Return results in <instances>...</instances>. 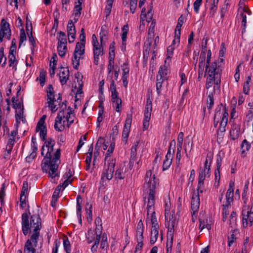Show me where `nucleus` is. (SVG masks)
Instances as JSON below:
<instances>
[{
    "instance_id": "1",
    "label": "nucleus",
    "mask_w": 253,
    "mask_h": 253,
    "mask_svg": "<svg viewBox=\"0 0 253 253\" xmlns=\"http://www.w3.org/2000/svg\"><path fill=\"white\" fill-rule=\"evenodd\" d=\"M37 131L39 132L40 136L42 141H45L42 147L41 154L44 156L42 167L44 172L48 173V177L52 182H56L59 177L58 168L60 163V150L57 149L54 154L52 159V153L55 141L52 138L45 140L46 136V127L45 125L37 126Z\"/></svg>"
},
{
    "instance_id": "2",
    "label": "nucleus",
    "mask_w": 253,
    "mask_h": 253,
    "mask_svg": "<svg viewBox=\"0 0 253 253\" xmlns=\"http://www.w3.org/2000/svg\"><path fill=\"white\" fill-rule=\"evenodd\" d=\"M156 180L155 172L153 170H148L144 178V186L145 188L143 194L145 204L146 205L147 219L151 221L152 229L151 232L150 243L154 244L157 241L159 236V224L155 211V194Z\"/></svg>"
},
{
    "instance_id": "3",
    "label": "nucleus",
    "mask_w": 253,
    "mask_h": 253,
    "mask_svg": "<svg viewBox=\"0 0 253 253\" xmlns=\"http://www.w3.org/2000/svg\"><path fill=\"white\" fill-rule=\"evenodd\" d=\"M22 231L25 236L30 234L24 247V253H37L42 248V239L40 234L42 228L39 215L33 214L29 219L27 212L22 214Z\"/></svg>"
},
{
    "instance_id": "4",
    "label": "nucleus",
    "mask_w": 253,
    "mask_h": 253,
    "mask_svg": "<svg viewBox=\"0 0 253 253\" xmlns=\"http://www.w3.org/2000/svg\"><path fill=\"white\" fill-rule=\"evenodd\" d=\"M75 119L74 110L70 107L67 108L66 101H65L62 102L59 112L55 120L54 129L61 132L66 127L69 128Z\"/></svg>"
},
{
    "instance_id": "5",
    "label": "nucleus",
    "mask_w": 253,
    "mask_h": 253,
    "mask_svg": "<svg viewBox=\"0 0 253 253\" xmlns=\"http://www.w3.org/2000/svg\"><path fill=\"white\" fill-rule=\"evenodd\" d=\"M211 50L209 49L207 54L206 71L208 76L213 77L216 79V85H218L220 83L221 74L222 70L221 63L217 64L216 61L211 63Z\"/></svg>"
},
{
    "instance_id": "6",
    "label": "nucleus",
    "mask_w": 253,
    "mask_h": 253,
    "mask_svg": "<svg viewBox=\"0 0 253 253\" xmlns=\"http://www.w3.org/2000/svg\"><path fill=\"white\" fill-rule=\"evenodd\" d=\"M234 191V183H230L229 188L226 193L225 202H223L222 205V220L223 221H225L227 219V217L229 214L228 208L233 201Z\"/></svg>"
},
{
    "instance_id": "7",
    "label": "nucleus",
    "mask_w": 253,
    "mask_h": 253,
    "mask_svg": "<svg viewBox=\"0 0 253 253\" xmlns=\"http://www.w3.org/2000/svg\"><path fill=\"white\" fill-rule=\"evenodd\" d=\"M61 100V96L60 94H58L57 99H55L53 87L51 85H49L47 90V101L48 107L52 113H54L57 110V105H59L60 107L61 106V104H60V102Z\"/></svg>"
},
{
    "instance_id": "8",
    "label": "nucleus",
    "mask_w": 253,
    "mask_h": 253,
    "mask_svg": "<svg viewBox=\"0 0 253 253\" xmlns=\"http://www.w3.org/2000/svg\"><path fill=\"white\" fill-rule=\"evenodd\" d=\"M116 162L104 161V166L101 172V180L104 181L112 179L114 172Z\"/></svg>"
},
{
    "instance_id": "9",
    "label": "nucleus",
    "mask_w": 253,
    "mask_h": 253,
    "mask_svg": "<svg viewBox=\"0 0 253 253\" xmlns=\"http://www.w3.org/2000/svg\"><path fill=\"white\" fill-rule=\"evenodd\" d=\"M146 0H139L138 6L140 8H141V13L140 15V21L141 22H143L146 21L147 22H150L152 19L153 13L152 12V3H151L147 6L146 9L145 7H142L144 4Z\"/></svg>"
},
{
    "instance_id": "10",
    "label": "nucleus",
    "mask_w": 253,
    "mask_h": 253,
    "mask_svg": "<svg viewBox=\"0 0 253 253\" xmlns=\"http://www.w3.org/2000/svg\"><path fill=\"white\" fill-rule=\"evenodd\" d=\"M110 91L111 92L112 106L116 112L120 113L122 108V101L118 96V93L116 90V84H114L113 82H112Z\"/></svg>"
},
{
    "instance_id": "11",
    "label": "nucleus",
    "mask_w": 253,
    "mask_h": 253,
    "mask_svg": "<svg viewBox=\"0 0 253 253\" xmlns=\"http://www.w3.org/2000/svg\"><path fill=\"white\" fill-rule=\"evenodd\" d=\"M85 44L77 42L74 53V58L72 60L73 65L75 69H78L80 64V60L84 53Z\"/></svg>"
},
{
    "instance_id": "12",
    "label": "nucleus",
    "mask_w": 253,
    "mask_h": 253,
    "mask_svg": "<svg viewBox=\"0 0 253 253\" xmlns=\"http://www.w3.org/2000/svg\"><path fill=\"white\" fill-rule=\"evenodd\" d=\"M152 109V101L149 98H147L145 106L144 119L143 121V130H147L149 126V121L151 118Z\"/></svg>"
},
{
    "instance_id": "13",
    "label": "nucleus",
    "mask_w": 253,
    "mask_h": 253,
    "mask_svg": "<svg viewBox=\"0 0 253 253\" xmlns=\"http://www.w3.org/2000/svg\"><path fill=\"white\" fill-rule=\"evenodd\" d=\"M11 30L8 23L2 19L0 25V42H2L4 39L10 40Z\"/></svg>"
},
{
    "instance_id": "14",
    "label": "nucleus",
    "mask_w": 253,
    "mask_h": 253,
    "mask_svg": "<svg viewBox=\"0 0 253 253\" xmlns=\"http://www.w3.org/2000/svg\"><path fill=\"white\" fill-rule=\"evenodd\" d=\"M211 161V158L210 156H207L204 163V167H201L200 169V172L198 178L205 179L206 178H209L210 176V167Z\"/></svg>"
},
{
    "instance_id": "15",
    "label": "nucleus",
    "mask_w": 253,
    "mask_h": 253,
    "mask_svg": "<svg viewBox=\"0 0 253 253\" xmlns=\"http://www.w3.org/2000/svg\"><path fill=\"white\" fill-rule=\"evenodd\" d=\"M228 118V113L225 112L222 117V120L220 121L219 127V131L217 133V141L219 143H220L223 140V132L225 131V127L226 126Z\"/></svg>"
},
{
    "instance_id": "16",
    "label": "nucleus",
    "mask_w": 253,
    "mask_h": 253,
    "mask_svg": "<svg viewBox=\"0 0 253 253\" xmlns=\"http://www.w3.org/2000/svg\"><path fill=\"white\" fill-rule=\"evenodd\" d=\"M132 121V115L127 114L124 126L122 133V141L125 144L126 143L128 137L129 136L130 129Z\"/></svg>"
},
{
    "instance_id": "17",
    "label": "nucleus",
    "mask_w": 253,
    "mask_h": 253,
    "mask_svg": "<svg viewBox=\"0 0 253 253\" xmlns=\"http://www.w3.org/2000/svg\"><path fill=\"white\" fill-rule=\"evenodd\" d=\"M73 176V172L70 169H67L65 173L64 174L63 177L61 179L62 182L58 186L64 190L69 184L72 182V176Z\"/></svg>"
},
{
    "instance_id": "18",
    "label": "nucleus",
    "mask_w": 253,
    "mask_h": 253,
    "mask_svg": "<svg viewBox=\"0 0 253 253\" xmlns=\"http://www.w3.org/2000/svg\"><path fill=\"white\" fill-rule=\"evenodd\" d=\"M93 63L95 65H98L99 57L103 54V48L101 44L93 46Z\"/></svg>"
},
{
    "instance_id": "19",
    "label": "nucleus",
    "mask_w": 253,
    "mask_h": 253,
    "mask_svg": "<svg viewBox=\"0 0 253 253\" xmlns=\"http://www.w3.org/2000/svg\"><path fill=\"white\" fill-rule=\"evenodd\" d=\"M128 169H127L125 164H121L117 167L115 173V177L116 179H123Z\"/></svg>"
},
{
    "instance_id": "20",
    "label": "nucleus",
    "mask_w": 253,
    "mask_h": 253,
    "mask_svg": "<svg viewBox=\"0 0 253 253\" xmlns=\"http://www.w3.org/2000/svg\"><path fill=\"white\" fill-rule=\"evenodd\" d=\"M58 76L61 84H65L69 77V71L68 69L66 67H60Z\"/></svg>"
},
{
    "instance_id": "21",
    "label": "nucleus",
    "mask_w": 253,
    "mask_h": 253,
    "mask_svg": "<svg viewBox=\"0 0 253 253\" xmlns=\"http://www.w3.org/2000/svg\"><path fill=\"white\" fill-rule=\"evenodd\" d=\"M128 30L129 26L128 24L125 25L122 28V34L121 35L122 39L121 50L123 51H125L126 49L127 35Z\"/></svg>"
},
{
    "instance_id": "22",
    "label": "nucleus",
    "mask_w": 253,
    "mask_h": 253,
    "mask_svg": "<svg viewBox=\"0 0 253 253\" xmlns=\"http://www.w3.org/2000/svg\"><path fill=\"white\" fill-rule=\"evenodd\" d=\"M83 1V0H75L73 13L75 22H77L78 21L81 14V11L82 10V4Z\"/></svg>"
},
{
    "instance_id": "23",
    "label": "nucleus",
    "mask_w": 253,
    "mask_h": 253,
    "mask_svg": "<svg viewBox=\"0 0 253 253\" xmlns=\"http://www.w3.org/2000/svg\"><path fill=\"white\" fill-rule=\"evenodd\" d=\"M173 153H174V150L171 151L170 148H169L168 150L167 154L165 156V159L163 162V170H166L168 169L170 167V166L171 164V163H172Z\"/></svg>"
},
{
    "instance_id": "24",
    "label": "nucleus",
    "mask_w": 253,
    "mask_h": 253,
    "mask_svg": "<svg viewBox=\"0 0 253 253\" xmlns=\"http://www.w3.org/2000/svg\"><path fill=\"white\" fill-rule=\"evenodd\" d=\"M38 150V144L37 139L35 136L32 137L31 140V153L29 156L26 157V161L30 162V160L34 159L37 156V151Z\"/></svg>"
},
{
    "instance_id": "25",
    "label": "nucleus",
    "mask_w": 253,
    "mask_h": 253,
    "mask_svg": "<svg viewBox=\"0 0 253 253\" xmlns=\"http://www.w3.org/2000/svg\"><path fill=\"white\" fill-rule=\"evenodd\" d=\"M169 63H167L163 66H161L159 70L158 74L157 76V79H159V81L161 80H165L167 79V75L169 72L168 67Z\"/></svg>"
},
{
    "instance_id": "26",
    "label": "nucleus",
    "mask_w": 253,
    "mask_h": 253,
    "mask_svg": "<svg viewBox=\"0 0 253 253\" xmlns=\"http://www.w3.org/2000/svg\"><path fill=\"white\" fill-rule=\"evenodd\" d=\"M200 206V197L198 194H194L191 201V210L192 211V218H194V214L198 211Z\"/></svg>"
},
{
    "instance_id": "27",
    "label": "nucleus",
    "mask_w": 253,
    "mask_h": 253,
    "mask_svg": "<svg viewBox=\"0 0 253 253\" xmlns=\"http://www.w3.org/2000/svg\"><path fill=\"white\" fill-rule=\"evenodd\" d=\"M18 134L17 129H14L8 133L7 137L6 145L13 146L16 141V136Z\"/></svg>"
},
{
    "instance_id": "28",
    "label": "nucleus",
    "mask_w": 253,
    "mask_h": 253,
    "mask_svg": "<svg viewBox=\"0 0 253 253\" xmlns=\"http://www.w3.org/2000/svg\"><path fill=\"white\" fill-rule=\"evenodd\" d=\"M82 199L80 195H78L77 197V206H76V213L79 223L82 225Z\"/></svg>"
},
{
    "instance_id": "29",
    "label": "nucleus",
    "mask_w": 253,
    "mask_h": 253,
    "mask_svg": "<svg viewBox=\"0 0 253 253\" xmlns=\"http://www.w3.org/2000/svg\"><path fill=\"white\" fill-rule=\"evenodd\" d=\"M241 134L240 125L237 124H234L230 130V136L231 139L235 140L238 138Z\"/></svg>"
},
{
    "instance_id": "30",
    "label": "nucleus",
    "mask_w": 253,
    "mask_h": 253,
    "mask_svg": "<svg viewBox=\"0 0 253 253\" xmlns=\"http://www.w3.org/2000/svg\"><path fill=\"white\" fill-rule=\"evenodd\" d=\"M15 53L16 52L13 50H11L8 55L9 66L15 70H16V66L17 64V61L16 59L15 55Z\"/></svg>"
},
{
    "instance_id": "31",
    "label": "nucleus",
    "mask_w": 253,
    "mask_h": 253,
    "mask_svg": "<svg viewBox=\"0 0 253 253\" xmlns=\"http://www.w3.org/2000/svg\"><path fill=\"white\" fill-rule=\"evenodd\" d=\"M115 148V144L111 143L107 151L104 159V161L106 162H116V159L114 158L111 154L113 153Z\"/></svg>"
},
{
    "instance_id": "32",
    "label": "nucleus",
    "mask_w": 253,
    "mask_h": 253,
    "mask_svg": "<svg viewBox=\"0 0 253 253\" xmlns=\"http://www.w3.org/2000/svg\"><path fill=\"white\" fill-rule=\"evenodd\" d=\"M211 224V221L207 218L206 220L201 218H199V228L201 231L205 228H207L208 230H210Z\"/></svg>"
},
{
    "instance_id": "33",
    "label": "nucleus",
    "mask_w": 253,
    "mask_h": 253,
    "mask_svg": "<svg viewBox=\"0 0 253 253\" xmlns=\"http://www.w3.org/2000/svg\"><path fill=\"white\" fill-rule=\"evenodd\" d=\"M239 10L241 11L240 15L242 17V26L245 28L247 23V16L245 13H247L248 14L250 15L251 12L249 9L245 7L242 8L241 7H240Z\"/></svg>"
},
{
    "instance_id": "34",
    "label": "nucleus",
    "mask_w": 253,
    "mask_h": 253,
    "mask_svg": "<svg viewBox=\"0 0 253 253\" xmlns=\"http://www.w3.org/2000/svg\"><path fill=\"white\" fill-rule=\"evenodd\" d=\"M86 241L88 244H91L97 239V234L95 233L94 230L89 229L88 231V233L86 236Z\"/></svg>"
},
{
    "instance_id": "35",
    "label": "nucleus",
    "mask_w": 253,
    "mask_h": 253,
    "mask_svg": "<svg viewBox=\"0 0 253 253\" xmlns=\"http://www.w3.org/2000/svg\"><path fill=\"white\" fill-rule=\"evenodd\" d=\"M208 50L207 51V41L205 42L203 41L202 43V50L200 53L199 61H203V62H205L206 58H207L206 53L207 52H208Z\"/></svg>"
},
{
    "instance_id": "36",
    "label": "nucleus",
    "mask_w": 253,
    "mask_h": 253,
    "mask_svg": "<svg viewBox=\"0 0 253 253\" xmlns=\"http://www.w3.org/2000/svg\"><path fill=\"white\" fill-rule=\"evenodd\" d=\"M144 231V225L141 220H140L137 223L136 228L137 238H139V240L143 239V234Z\"/></svg>"
},
{
    "instance_id": "37",
    "label": "nucleus",
    "mask_w": 253,
    "mask_h": 253,
    "mask_svg": "<svg viewBox=\"0 0 253 253\" xmlns=\"http://www.w3.org/2000/svg\"><path fill=\"white\" fill-rule=\"evenodd\" d=\"M225 112H228L226 109H224L222 111H217L215 113L214 117V126L216 127L219 122V119L222 120L223 115Z\"/></svg>"
},
{
    "instance_id": "38",
    "label": "nucleus",
    "mask_w": 253,
    "mask_h": 253,
    "mask_svg": "<svg viewBox=\"0 0 253 253\" xmlns=\"http://www.w3.org/2000/svg\"><path fill=\"white\" fill-rule=\"evenodd\" d=\"M175 47L173 45H169L167 48V57L165 60L166 64L167 63H170L171 61V58L172 57L173 53V50Z\"/></svg>"
},
{
    "instance_id": "39",
    "label": "nucleus",
    "mask_w": 253,
    "mask_h": 253,
    "mask_svg": "<svg viewBox=\"0 0 253 253\" xmlns=\"http://www.w3.org/2000/svg\"><path fill=\"white\" fill-rule=\"evenodd\" d=\"M59 36L58 37V45H67V40L65 33L60 31L58 33Z\"/></svg>"
},
{
    "instance_id": "40",
    "label": "nucleus",
    "mask_w": 253,
    "mask_h": 253,
    "mask_svg": "<svg viewBox=\"0 0 253 253\" xmlns=\"http://www.w3.org/2000/svg\"><path fill=\"white\" fill-rule=\"evenodd\" d=\"M164 206H165V214H168L169 211L170 210L171 207V203L170 199L169 196H167L164 197Z\"/></svg>"
},
{
    "instance_id": "41",
    "label": "nucleus",
    "mask_w": 253,
    "mask_h": 253,
    "mask_svg": "<svg viewBox=\"0 0 253 253\" xmlns=\"http://www.w3.org/2000/svg\"><path fill=\"white\" fill-rule=\"evenodd\" d=\"M204 68L205 62H203V61H199L198 78L199 81H200L203 76L205 75V73L204 72Z\"/></svg>"
},
{
    "instance_id": "42",
    "label": "nucleus",
    "mask_w": 253,
    "mask_h": 253,
    "mask_svg": "<svg viewBox=\"0 0 253 253\" xmlns=\"http://www.w3.org/2000/svg\"><path fill=\"white\" fill-rule=\"evenodd\" d=\"M251 82V77L250 76H248L244 83L243 86V92L246 94H248L249 93Z\"/></svg>"
},
{
    "instance_id": "43",
    "label": "nucleus",
    "mask_w": 253,
    "mask_h": 253,
    "mask_svg": "<svg viewBox=\"0 0 253 253\" xmlns=\"http://www.w3.org/2000/svg\"><path fill=\"white\" fill-rule=\"evenodd\" d=\"M204 180L198 178V183L197 185V191L196 194L199 195L200 193H202L205 190Z\"/></svg>"
},
{
    "instance_id": "44",
    "label": "nucleus",
    "mask_w": 253,
    "mask_h": 253,
    "mask_svg": "<svg viewBox=\"0 0 253 253\" xmlns=\"http://www.w3.org/2000/svg\"><path fill=\"white\" fill-rule=\"evenodd\" d=\"M122 70V78H128L129 69L127 62L124 63L121 66Z\"/></svg>"
},
{
    "instance_id": "45",
    "label": "nucleus",
    "mask_w": 253,
    "mask_h": 253,
    "mask_svg": "<svg viewBox=\"0 0 253 253\" xmlns=\"http://www.w3.org/2000/svg\"><path fill=\"white\" fill-rule=\"evenodd\" d=\"M63 246L66 253H71V246L67 237L63 239Z\"/></svg>"
},
{
    "instance_id": "46",
    "label": "nucleus",
    "mask_w": 253,
    "mask_h": 253,
    "mask_svg": "<svg viewBox=\"0 0 253 253\" xmlns=\"http://www.w3.org/2000/svg\"><path fill=\"white\" fill-rule=\"evenodd\" d=\"M113 2L114 0H106L107 4L105 9V13L106 17L109 16L111 12Z\"/></svg>"
},
{
    "instance_id": "47",
    "label": "nucleus",
    "mask_w": 253,
    "mask_h": 253,
    "mask_svg": "<svg viewBox=\"0 0 253 253\" xmlns=\"http://www.w3.org/2000/svg\"><path fill=\"white\" fill-rule=\"evenodd\" d=\"M184 23V18L181 16L178 20V22L176 26L174 33H177V35L178 36L179 33L180 34L181 28L182 25Z\"/></svg>"
},
{
    "instance_id": "48",
    "label": "nucleus",
    "mask_w": 253,
    "mask_h": 253,
    "mask_svg": "<svg viewBox=\"0 0 253 253\" xmlns=\"http://www.w3.org/2000/svg\"><path fill=\"white\" fill-rule=\"evenodd\" d=\"M57 50L59 55L64 57L67 52V45H58Z\"/></svg>"
},
{
    "instance_id": "49",
    "label": "nucleus",
    "mask_w": 253,
    "mask_h": 253,
    "mask_svg": "<svg viewBox=\"0 0 253 253\" xmlns=\"http://www.w3.org/2000/svg\"><path fill=\"white\" fill-rule=\"evenodd\" d=\"M216 79L213 77H210V76H207L206 86L207 89H209L213 84H216Z\"/></svg>"
},
{
    "instance_id": "50",
    "label": "nucleus",
    "mask_w": 253,
    "mask_h": 253,
    "mask_svg": "<svg viewBox=\"0 0 253 253\" xmlns=\"http://www.w3.org/2000/svg\"><path fill=\"white\" fill-rule=\"evenodd\" d=\"M207 107L210 109L214 104V99L212 92H210L207 98Z\"/></svg>"
},
{
    "instance_id": "51",
    "label": "nucleus",
    "mask_w": 253,
    "mask_h": 253,
    "mask_svg": "<svg viewBox=\"0 0 253 253\" xmlns=\"http://www.w3.org/2000/svg\"><path fill=\"white\" fill-rule=\"evenodd\" d=\"M217 5L218 4H215L214 2H212L210 9L209 13L208 16V17L210 18L214 17L217 10Z\"/></svg>"
},
{
    "instance_id": "52",
    "label": "nucleus",
    "mask_w": 253,
    "mask_h": 253,
    "mask_svg": "<svg viewBox=\"0 0 253 253\" xmlns=\"http://www.w3.org/2000/svg\"><path fill=\"white\" fill-rule=\"evenodd\" d=\"M13 107L16 109V110H20V109H23V105L20 102H17L18 100L15 99V97L12 98Z\"/></svg>"
},
{
    "instance_id": "53",
    "label": "nucleus",
    "mask_w": 253,
    "mask_h": 253,
    "mask_svg": "<svg viewBox=\"0 0 253 253\" xmlns=\"http://www.w3.org/2000/svg\"><path fill=\"white\" fill-rule=\"evenodd\" d=\"M45 76L46 73L44 71H41L40 72V76L37 78V80H39L40 83V84L42 86H43L44 85L45 81Z\"/></svg>"
},
{
    "instance_id": "54",
    "label": "nucleus",
    "mask_w": 253,
    "mask_h": 253,
    "mask_svg": "<svg viewBox=\"0 0 253 253\" xmlns=\"http://www.w3.org/2000/svg\"><path fill=\"white\" fill-rule=\"evenodd\" d=\"M139 144V141H137L135 142L132 145L131 148L130 156L133 157H136L137 155V148Z\"/></svg>"
},
{
    "instance_id": "55",
    "label": "nucleus",
    "mask_w": 253,
    "mask_h": 253,
    "mask_svg": "<svg viewBox=\"0 0 253 253\" xmlns=\"http://www.w3.org/2000/svg\"><path fill=\"white\" fill-rule=\"evenodd\" d=\"M182 146H177V152L176 155V163L177 165L180 164V160L182 157L181 155V150H182Z\"/></svg>"
},
{
    "instance_id": "56",
    "label": "nucleus",
    "mask_w": 253,
    "mask_h": 253,
    "mask_svg": "<svg viewBox=\"0 0 253 253\" xmlns=\"http://www.w3.org/2000/svg\"><path fill=\"white\" fill-rule=\"evenodd\" d=\"M202 3V0H196L193 3V8L195 12L199 13L200 7Z\"/></svg>"
},
{
    "instance_id": "57",
    "label": "nucleus",
    "mask_w": 253,
    "mask_h": 253,
    "mask_svg": "<svg viewBox=\"0 0 253 253\" xmlns=\"http://www.w3.org/2000/svg\"><path fill=\"white\" fill-rule=\"evenodd\" d=\"M13 146H10V145H6L5 152L4 153V156H3V158L5 159H8L9 158V156L11 154V152L13 149Z\"/></svg>"
},
{
    "instance_id": "58",
    "label": "nucleus",
    "mask_w": 253,
    "mask_h": 253,
    "mask_svg": "<svg viewBox=\"0 0 253 253\" xmlns=\"http://www.w3.org/2000/svg\"><path fill=\"white\" fill-rule=\"evenodd\" d=\"M13 146H10V145H6L5 152L4 153V156H3V158L5 159H8L9 158V156L11 154V152L13 149Z\"/></svg>"
},
{
    "instance_id": "59",
    "label": "nucleus",
    "mask_w": 253,
    "mask_h": 253,
    "mask_svg": "<svg viewBox=\"0 0 253 253\" xmlns=\"http://www.w3.org/2000/svg\"><path fill=\"white\" fill-rule=\"evenodd\" d=\"M13 146H10V145H6L5 152L4 153V156H3V158L5 159H8L9 158V156L11 154V152L13 149Z\"/></svg>"
},
{
    "instance_id": "60",
    "label": "nucleus",
    "mask_w": 253,
    "mask_h": 253,
    "mask_svg": "<svg viewBox=\"0 0 253 253\" xmlns=\"http://www.w3.org/2000/svg\"><path fill=\"white\" fill-rule=\"evenodd\" d=\"M13 146H10V145H6L5 152L4 153V156H3V158L5 159H8L9 158V156L11 154V152L13 149Z\"/></svg>"
},
{
    "instance_id": "61",
    "label": "nucleus",
    "mask_w": 253,
    "mask_h": 253,
    "mask_svg": "<svg viewBox=\"0 0 253 253\" xmlns=\"http://www.w3.org/2000/svg\"><path fill=\"white\" fill-rule=\"evenodd\" d=\"M108 247L107 237L106 235L103 234L102 236V241L100 244V248L106 249Z\"/></svg>"
},
{
    "instance_id": "62",
    "label": "nucleus",
    "mask_w": 253,
    "mask_h": 253,
    "mask_svg": "<svg viewBox=\"0 0 253 253\" xmlns=\"http://www.w3.org/2000/svg\"><path fill=\"white\" fill-rule=\"evenodd\" d=\"M215 183L214 186L217 187L219 185V181L220 179V171L218 169H215L214 172Z\"/></svg>"
},
{
    "instance_id": "63",
    "label": "nucleus",
    "mask_w": 253,
    "mask_h": 253,
    "mask_svg": "<svg viewBox=\"0 0 253 253\" xmlns=\"http://www.w3.org/2000/svg\"><path fill=\"white\" fill-rule=\"evenodd\" d=\"M23 113V109L16 110V118L17 121L21 120L24 122Z\"/></svg>"
},
{
    "instance_id": "64",
    "label": "nucleus",
    "mask_w": 253,
    "mask_h": 253,
    "mask_svg": "<svg viewBox=\"0 0 253 253\" xmlns=\"http://www.w3.org/2000/svg\"><path fill=\"white\" fill-rule=\"evenodd\" d=\"M250 148V144L246 140H244L241 145V149L242 150V152L244 153L246 151H248L249 150Z\"/></svg>"
}]
</instances>
